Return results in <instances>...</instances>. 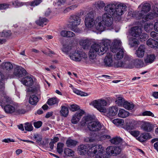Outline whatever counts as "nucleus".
<instances>
[{"mask_svg": "<svg viewBox=\"0 0 158 158\" xmlns=\"http://www.w3.org/2000/svg\"><path fill=\"white\" fill-rule=\"evenodd\" d=\"M118 111V108L115 106L110 107L107 113V115L109 117H112L115 115L117 113Z\"/></svg>", "mask_w": 158, "mask_h": 158, "instance_id": "20", "label": "nucleus"}, {"mask_svg": "<svg viewBox=\"0 0 158 158\" xmlns=\"http://www.w3.org/2000/svg\"><path fill=\"white\" fill-rule=\"evenodd\" d=\"M114 67L132 69L133 68L132 59L128 55L125 56L123 61L115 62L114 64Z\"/></svg>", "mask_w": 158, "mask_h": 158, "instance_id": "6", "label": "nucleus"}, {"mask_svg": "<svg viewBox=\"0 0 158 158\" xmlns=\"http://www.w3.org/2000/svg\"><path fill=\"white\" fill-rule=\"evenodd\" d=\"M89 130L92 131L98 132L104 129V126L98 121L90 122L87 125Z\"/></svg>", "mask_w": 158, "mask_h": 158, "instance_id": "9", "label": "nucleus"}, {"mask_svg": "<svg viewBox=\"0 0 158 158\" xmlns=\"http://www.w3.org/2000/svg\"><path fill=\"white\" fill-rule=\"evenodd\" d=\"M25 130L28 131H31L33 130V127L31 124L29 123H26L25 124Z\"/></svg>", "mask_w": 158, "mask_h": 158, "instance_id": "49", "label": "nucleus"}, {"mask_svg": "<svg viewBox=\"0 0 158 158\" xmlns=\"http://www.w3.org/2000/svg\"><path fill=\"white\" fill-rule=\"evenodd\" d=\"M145 49L144 45H140L135 52L137 56L139 58L143 57L144 55Z\"/></svg>", "mask_w": 158, "mask_h": 158, "instance_id": "22", "label": "nucleus"}, {"mask_svg": "<svg viewBox=\"0 0 158 158\" xmlns=\"http://www.w3.org/2000/svg\"><path fill=\"white\" fill-rule=\"evenodd\" d=\"M16 110L15 111V113H16L19 114H24L26 112V110H25L22 109V108H15Z\"/></svg>", "mask_w": 158, "mask_h": 158, "instance_id": "55", "label": "nucleus"}, {"mask_svg": "<svg viewBox=\"0 0 158 158\" xmlns=\"http://www.w3.org/2000/svg\"><path fill=\"white\" fill-rule=\"evenodd\" d=\"M81 20V17L79 15H73L70 16L69 22L71 27H76L80 24Z\"/></svg>", "mask_w": 158, "mask_h": 158, "instance_id": "11", "label": "nucleus"}, {"mask_svg": "<svg viewBox=\"0 0 158 158\" xmlns=\"http://www.w3.org/2000/svg\"><path fill=\"white\" fill-rule=\"evenodd\" d=\"M42 2L41 0H34L28 2L29 4L31 6H35L39 5Z\"/></svg>", "mask_w": 158, "mask_h": 158, "instance_id": "46", "label": "nucleus"}, {"mask_svg": "<svg viewBox=\"0 0 158 158\" xmlns=\"http://www.w3.org/2000/svg\"><path fill=\"white\" fill-rule=\"evenodd\" d=\"M73 48V47L71 43L68 45H64L62 51L67 54L69 53L70 58L76 61H80L82 59L86 60L88 59L87 55L84 52L79 50L74 51Z\"/></svg>", "mask_w": 158, "mask_h": 158, "instance_id": "3", "label": "nucleus"}, {"mask_svg": "<svg viewBox=\"0 0 158 158\" xmlns=\"http://www.w3.org/2000/svg\"><path fill=\"white\" fill-rule=\"evenodd\" d=\"M48 22V20L47 19L40 18L38 20L35 21V23L38 25L43 27L44 25H46Z\"/></svg>", "mask_w": 158, "mask_h": 158, "instance_id": "34", "label": "nucleus"}, {"mask_svg": "<svg viewBox=\"0 0 158 158\" xmlns=\"http://www.w3.org/2000/svg\"><path fill=\"white\" fill-rule=\"evenodd\" d=\"M9 5L6 3L0 4V10L5 9L9 7Z\"/></svg>", "mask_w": 158, "mask_h": 158, "instance_id": "62", "label": "nucleus"}, {"mask_svg": "<svg viewBox=\"0 0 158 158\" xmlns=\"http://www.w3.org/2000/svg\"><path fill=\"white\" fill-rule=\"evenodd\" d=\"M89 41L87 39L81 40L80 41L79 44L82 48L84 49L88 48L89 45Z\"/></svg>", "mask_w": 158, "mask_h": 158, "instance_id": "31", "label": "nucleus"}, {"mask_svg": "<svg viewBox=\"0 0 158 158\" xmlns=\"http://www.w3.org/2000/svg\"><path fill=\"white\" fill-rule=\"evenodd\" d=\"M154 127V125L151 123L146 121L143 122L141 126L142 130L148 132H150L153 131Z\"/></svg>", "mask_w": 158, "mask_h": 158, "instance_id": "14", "label": "nucleus"}, {"mask_svg": "<svg viewBox=\"0 0 158 158\" xmlns=\"http://www.w3.org/2000/svg\"><path fill=\"white\" fill-rule=\"evenodd\" d=\"M59 102L58 100L56 98H52L48 99L47 103L50 106L57 104Z\"/></svg>", "mask_w": 158, "mask_h": 158, "instance_id": "38", "label": "nucleus"}, {"mask_svg": "<svg viewBox=\"0 0 158 158\" xmlns=\"http://www.w3.org/2000/svg\"><path fill=\"white\" fill-rule=\"evenodd\" d=\"M125 102V101L124 98L121 97H118L115 101L116 103L119 106H123Z\"/></svg>", "mask_w": 158, "mask_h": 158, "instance_id": "40", "label": "nucleus"}, {"mask_svg": "<svg viewBox=\"0 0 158 158\" xmlns=\"http://www.w3.org/2000/svg\"><path fill=\"white\" fill-rule=\"evenodd\" d=\"M95 138L90 137H86L84 139V140L86 142H93L95 141Z\"/></svg>", "mask_w": 158, "mask_h": 158, "instance_id": "61", "label": "nucleus"}, {"mask_svg": "<svg viewBox=\"0 0 158 158\" xmlns=\"http://www.w3.org/2000/svg\"><path fill=\"white\" fill-rule=\"evenodd\" d=\"M130 134L134 137H137L139 134V131H132L130 132Z\"/></svg>", "mask_w": 158, "mask_h": 158, "instance_id": "60", "label": "nucleus"}, {"mask_svg": "<svg viewBox=\"0 0 158 158\" xmlns=\"http://www.w3.org/2000/svg\"><path fill=\"white\" fill-rule=\"evenodd\" d=\"M27 73L26 70L21 66L16 65L14 67L13 74L17 77H22L25 76Z\"/></svg>", "mask_w": 158, "mask_h": 158, "instance_id": "12", "label": "nucleus"}, {"mask_svg": "<svg viewBox=\"0 0 158 158\" xmlns=\"http://www.w3.org/2000/svg\"><path fill=\"white\" fill-rule=\"evenodd\" d=\"M64 153L69 156H73L74 155V152L72 150L67 148L64 150Z\"/></svg>", "mask_w": 158, "mask_h": 158, "instance_id": "44", "label": "nucleus"}, {"mask_svg": "<svg viewBox=\"0 0 158 158\" xmlns=\"http://www.w3.org/2000/svg\"><path fill=\"white\" fill-rule=\"evenodd\" d=\"M129 44L132 46H134L139 44V41L135 38L132 37L129 40Z\"/></svg>", "mask_w": 158, "mask_h": 158, "instance_id": "42", "label": "nucleus"}, {"mask_svg": "<svg viewBox=\"0 0 158 158\" xmlns=\"http://www.w3.org/2000/svg\"><path fill=\"white\" fill-rule=\"evenodd\" d=\"M117 51L115 52H113L117 53L114 56V58L116 60H120L123 58L124 56V49L123 48H120L118 49Z\"/></svg>", "mask_w": 158, "mask_h": 158, "instance_id": "23", "label": "nucleus"}, {"mask_svg": "<svg viewBox=\"0 0 158 158\" xmlns=\"http://www.w3.org/2000/svg\"><path fill=\"white\" fill-rule=\"evenodd\" d=\"M141 33V29L138 26L133 27L131 29V34L133 36L137 37Z\"/></svg>", "mask_w": 158, "mask_h": 158, "instance_id": "19", "label": "nucleus"}, {"mask_svg": "<svg viewBox=\"0 0 158 158\" xmlns=\"http://www.w3.org/2000/svg\"><path fill=\"white\" fill-rule=\"evenodd\" d=\"M85 23L86 27L88 28H91L94 25L96 27L98 23L94 20V15L93 11H90L87 13L86 15L85 20Z\"/></svg>", "mask_w": 158, "mask_h": 158, "instance_id": "7", "label": "nucleus"}, {"mask_svg": "<svg viewBox=\"0 0 158 158\" xmlns=\"http://www.w3.org/2000/svg\"><path fill=\"white\" fill-rule=\"evenodd\" d=\"M126 6L123 3L118 4L116 3H109L104 8L105 11L106 12L104 13L101 17L98 16L96 19V22L98 23L96 25L97 30L102 32L105 29V26L110 27L113 23V19L115 21H119L121 19V16L126 10Z\"/></svg>", "mask_w": 158, "mask_h": 158, "instance_id": "1", "label": "nucleus"}, {"mask_svg": "<svg viewBox=\"0 0 158 158\" xmlns=\"http://www.w3.org/2000/svg\"><path fill=\"white\" fill-rule=\"evenodd\" d=\"M104 63L106 67H111L113 66L112 56L110 53H107L104 60Z\"/></svg>", "mask_w": 158, "mask_h": 158, "instance_id": "16", "label": "nucleus"}, {"mask_svg": "<svg viewBox=\"0 0 158 158\" xmlns=\"http://www.w3.org/2000/svg\"><path fill=\"white\" fill-rule=\"evenodd\" d=\"M143 20L144 22L148 21L153 19L155 16L152 12H149L145 15L143 16Z\"/></svg>", "mask_w": 158, "mask_h": 158, "instance_id": "30", "label": "nucleus"}, {"mask_svg": "<svg viewBox=\"0 0 158 158\" xmlns=\"http://www.w3.org/2000/svg\"><path fill=\"white\" fill-rule=\"evenodd\" d=\"M92 104L100 112L105 113L106 112V110L104 107L107 104L106 100L102 99L95 100L92 102Z\"/></svg>", "mask_w": 158, "mask_h": 158, "instance_id": "8", "label": "nucleus"}, {"mask_svg": "<svg viewBox=\"0 0 158 158\" xmlns=\"http://www.w3.org/2000/svg\"><path fill=\"white\" fill-rule=\"evenodd\" d=\"M13 101L11 98L6 94L0 95V106L7 114L15 113V107L12 105Z\"/></svg>", "mask_w": 158, "mask_h": 158, "instance_id": "4", "label": "nucleus"}, {"mask_svg": "<svg viewBox=\"0 0 158 158\" xmlns=\"http://www.w3.org/2000/svg\"><path fill=\"white\" fill-rule=\"evenodd\" d=\"M134 64L138 68L142 67L144 66L143 62L141 59H136L135 60Z\"/></svg>", "mask_w": 158, "mask_h": 158, "instance_id": "39", "label": "nucleus"}, {"mask_svg": "<svg viewBox=\"0 0 158 158\" xmlns=\"http://www.w3.org/2000/svg\"><path fill=\"white\" fill-rule=\"evenodd\" d=\"M110 142L113 144H121L122 143H123L124 145L125 143L122 142V139L119 137H116L110 140Z\"/></svg>", "mask_w": 158, "mask_h": 158, "instance_id": "32", "label": "nucleus"}, {"mask_svg": "<svg viewBox=\"0 0 158 158\" xmlns=\"http://www.w3.org/2000/svg\"><path fill=\"white\" fill-rule=\"evenodd\" d=\"M105 3L104 2L101 0H98L96 1L94 4L95 7L98 9L102 10L103 7H105Z\"/></svg>", "mask_w": 158, "mask_h": 158, "instance_id": "29", "label": "nucleus"}, {"mask_svg": "<svg viewBox=\"0 0 158 158\" xmlns=\"http://www.w3.org/2000/svg\"><path fill=\"white\" fill-rule=\"evenodd\" d=\"M139 8H140V11L139 12L140 17H142L145 14L149 12L151 9V6L149 3H142L140 5Z\"/></svg>", "mask_w": 158, "mask_h": 158, "instance_id": "13", "label": "nucleus"}, {"mask_svg": "<svg viewBox=\"0 0 158 158\" xmlns=\"http://www.w3.org/2000/svg\"><path fill=\"white\" fill-rule=\"evenodd\" d=\"M88 156L95 158H108L104 151V148L101 145H94L89 149Z\"/></svg>", "mask_w": 158, "mask_h": 158, "instance_id": "5", "label": "nucleus"}, {"mask_svg": "<svg viewBox=\"0 0 158 158\" xmlns=\"http://www.w3.org/2000/svg\"><path fill=\"white\" fill-rule=\"evenodd\" d=\"M139 37L140 41H143L147 39L148 36L146 34L142 33L141 34H140Z\"/></svg>", "mask_w": 158, "mask_h": 158, "instance_id": "52", "label": "nucleus"}, {"mask_svg": "<svg viewBox=\"0 0 158 158\" xmlns=\"http://www.w3.org/2000/svg\"><path fill=\"white\" fill-rule=\"evenodd\" d=\"M77 143V141L68 138L66 141V144L68 147L72 148L76 146Z\"/></svg>", "mask_w": 158, "mask_h": 158, "instance_id": "33", "label": "nucleus"}, {"mask_svg": "<svg viewBox=\"0 0 158 158\" xmlns=\"http://www.w3.org/2000/svg\"><path fill=\"white\" fill-rule=\"evenodd\" d=\"M42 124V123L41 121H38L36 122H34V125L35 127L37 128H38L41 127Z\"/></svg>", "mask_w": 158, "mask_h": 158, "instance_id": "59", "label": "nucleus"}, {"mask_svg": "<svg viewBox=\"0 0 158 158\" xmlns=\"http://www.w3.org/2000/svg\"><path fill=\"white\" fill-rule=\"evenodd\" d=\"M34 139L36 140V142L39 143L41 141L42 139V137L41 135L38 134H35L33 136Z\"/></svg>", "mask_w": 158, "mask_h": 158, "instance_id": "50", "label": "nucleus"}, {"mask_svg": "<svg viewBox=\"0 0 158 158\" xmlns=\"http://www.w3.org/2000/svg\"><path fill=\"white\" fill-rule=\"evenodd\" d=\"M83 119L85 120L87 124L88 125L89 123L92 121L93 118L90 116H86L83 117Z\"/></svg>", "mask_w": 158, "mask_h": 158, "instance_id": "54", "label": "nucleus"}, {"mask_svg": "<svg viewBox=\"0 0 158 158\" xmlns=\"http://www.w3.org/2000/svg\"><path fill=\"white\" fill-rule=\"evenodd\" d=\"M141 135H142V137L143 138L145 141L147 139H150L152 138L151 135L148 133H145Z\"/></svg>", "mask_w": 158, "mask_h": 158, "instance_id": "51", "label": "nucleus"}, {"mask_svg": "<svg viewBox=\"0 0 158 158\" xmlns=\"http://www.w3.org/2000/svg\"><path fill=\"white\" fill-rule=\"evenodd\" d=\"M1 66L2 68L7 70H10L13 68V66L11 63L9 62H3Z\"/></svg>", "mask_w": 158, "mask_h": 158, "instance_id": "27", "label": "nucleus"}, {"mask_svg": "<svg viewBox=\"0 0 158 158\" xmlns=\"http://www.w3.org/2000/svg\"><path fill=\"white\" fill-rule=\"evenodd\" d=\"M79 106L77 105L73 104L70 106V110L72 111H75L78 110H79Z\"/></svg>", "mask_w": 158, "mask_h": 158, "instance_id": "53", "label": "nucleus"}, {"mask_svg": "<svg viewBox=\"0 0 158 158\" xmlns=\"http://www.w3.org/2000/svg\"><path fill=\"white\" fill-rule=\"evenodd\" d=\"M152 11L155 16L157 17L158 15V4H155L152 6Z\"/></svg>", "mask_w": 158, "mask_h": 158, "instance_id": "43", "label": "nucleus"}, {"mask_svg": "<svg viewBox=\"0 0 158 158\" xmlns=\"http://www.w3.org/2000/svg\"><path fill=\"white\" fill-rule=\"evenodd\" d=\"M113 123L117 126H121L123 124V120L122 119L117 118L113 120Z\"/></svg>", "mask_w": 158, "mask_h": 158, "instance_id": "45", "label": "nucleus"}, {"mask_svg": "<svg viewBox=\"0 0 158 158\" xmlns=\"http://www.w3.org/2000/svg\"><path fill=\"white\" fill-rule=\"evenodd\" d=\"M155 58L154 54H148L144 59L145 63L147 64H151L154 61Z\"/></svg>", "mask_w": 158, "mask_h": 158, "instance_id": "26", "label": "nucleus"}, {"mask_svg": "<svg viewBox=\"0 0 158 158\" xmlns=\"http://www.w3.org/2000/svg\"><path fill=\"white\" fill-rule=\"evenodd\" d=\"M87 145L81 144L78 146V151L80 155H84L87 153H88L89 151Z\"/></svg>", "mask_w": 158, "mask_h": 158, "instance_id": "21", "label": "nucleus"}, {"mask_svg": "<svg viewBox=\"0 0 158 158\" xmlns=\"http://www.w3.org/2000/svg\"><path fill=\"white\" fill-rule=\"evenodd\" d=\"M150 23H145L144 27V30L147 32H149L151 30V27Z\"/></svg>", "mask_w": 158, "mask_h": 158, "instance_id": "56", "label": "nucleus"}, {"mask_svg": "<svg viewBox=\"0 0 158 158\" xmlns=\"http://www.w3.org/2000/svg\"><path fill=\"white\" fill-rule=\"evenodd\" d=\"M113 46L110 47V50L112 52H115L118 49L123 48V47L122 46V42L119 40H114L113 41Z\"/></svg>", "mask_w": 158, "mask_h": 158, "instance_id": "17", "label": "nucleus"}, {"mask_svg": "<svg viewBox=\"0 0 158 158\" xmlns=\"http://www.w3.org/2000/svg\"><path fill=\"white\" fill-rule=\"evenodd\" d=\"M129 115V113L124 109L120 110L118 114L119 117L122 118H125L128 117Z\"/></svg>", "mask_w": 158, "mask_h": 158, "instance_id": "35", "label": "nucleus"}, {"mask_svg": "<svg viewBox=\"0 0 158 158\" xmlns=\"http://www.w3.org/2000/svg\"><path fill=\"white\" fill-rule=\"evenodd\" d=\"M123 106L127 109L132 110L134 107V105L132 102L125 101Z\"/></svg>", "mask_w": 158, "mask_h": 158, "instance_id": "37", "label": "nucleus"}, {"mask_svg": "<svg viewBox=\"0 0 158 158\" xmlns=\"http://www.w3.org/2000/svg\"><path fill=\"white\" fill-rule=\"evenodd\" d=\"M111 43L110 40L103 39L99 44L95 43L91 46L89 52V58L91 60L95 58L97 54L102 55L108 50Z\"/></svg>", "mask_w": 158, "mask_h": 158, "instance_id": "2", "label": "nucleus"}, {"mask_svg": "<svg viewBox=\"0 0 158 158\" xmlns=\"http://www.w3.org/2000/svg\"><path fill=\"white\" fill-rule=\"evenodd\" d=\"M73 90V92L74 93L78 95H81V96H86L88 95L87 93L84 92H81L76 89H74Z\"/></svg>", "mask_w": 158, "mask_h": 158, "instance_id": "48", "label": "nucleus"}, {"mask_svg": "<svg viewBox=\"0 0 158 158\" xmlns=\"http://www.w3.org/2000/svg\"><path fill=\"white\" fill-rule=\"evenodd\" d=\"M61 109L60 111V113L61 115L66 117L69 114V110L65 106H62L61 107Z\"/></svg>", "mask_w": 158, "mask_h": 158, "instance_id": "36", "label": "nucleus"}, {"mask_svg": "<svg viewBox=\"0 0 158 158\" xmlns=\"http://www.w3.org/2000/svg\"><path fill=\"white\" fill-rule=\"evenodd\" d=\"M64 146V144L62 143H57L56 151L59 154H61L63 152Z\"/></svg>", "mask_w": 158, "mask_h": 158, "instance_id": "41", "label": "nucleus"}, {"mask_svg": "<svg viewBox=\"0 0 158 158\" xmlns=\"http://www.w3.org/2000/svg\"><path fill=\"white\" fill-rule=\"evenodd\" d=\"M85 112L80 110L77 111L73 116L71 119V122L74 124H77L81 118L82 116L84 114Z\"/></svg>", "mask_w": 158, "mask_h": 158, "instance_id": "15", "label": "nucleus"}, {"mask_svg": "<svg viewBox=\"0 0 158 158\" xmlns=\"http://www.w3.org/2000/svg\"><path fill=\"white\" fill-rule=\"evenodd\" d=\"M122 145L120 146H109L106 149V152L109 155H117L119 154L121 152Z\"/></svg>", "mask_w": 158, "mask_h": 158, "instance_id": "10", "label": "nucleus"}, {"mask_svg": "<svg viewBox=\"0 0 158 158\" xmlns=\"http://www.w3.org/2000/svg\"><path fill=\"white\" fill-rule=\"evenodd\" d=\"M75 34L73 32L69 31H67V37H73L75 36Z\"/></svg>", "mask_w": 158, "mask_h": 158, "instance_id": "63", "label": "nucleus"}, {"mask_svg": "<svg viewBox=\"0 0 158 158\" xmlns=\"http://www.w3.org/2000/svg\"><path fill=\"white\" fill-rule=\"evenodd\" d=\"M21 82L23 85L27 86H31L33 84V81L32 77L29 76H27L23 78Z\"/></svg>", "mask_w": 158, "mask_h": 158, "instance_id": "18", "label": "nucleus"}, {"mask_svg": "<svg viewBox=\"0 0 158 158\" xmlns=\"http://www.w3.org/2000/svg\"><path fill=\"white\" fill-rule=\"evenodd\" d=\"M110 136L108 135H103L101 136L100 139L101 140H104L106 139H109L110 138Z\"/></svg>", "mask_w": 158, "mask_h": 158, "instance_id": "64", "label": "nucleus"}, {"mask_svg": "<svg viewBox=\"0 0 158 158\" xmlns=\"http://www.w3.org/2000/svg\"><path fill=\"white\" fill-rule=\"evenodd\" d=\"M8 77L5 76L4 75L0 72V91H3L5 89V80Z\"/></svg>", "mask_w": 158, "mask_h": 158, "instance_id": "24", "label": "nucleus"}, {"mask_svg": "<svg viewBox=\"0 0 158 158\" xmlns=\"http://www.w3.org/2000/svg\"><path fill=\"white\" fill-rule=\"evenodd\" d=\"M24 3H25L23 2H20L18 1H16L14 2H12V4L15 7H19L22 6L24 5Z\"/></svg>", "mask_w": 158, "mask_h": 158, "instance_id": "57", "label": "nucleus"}, {"mask_svg": "<svg viewBox=\"0 0 158 158\" xmlns=\"http://www.w3.org/2000/svg\"><path fill=\"white\" fill-rule=\"evenodd\" d=\"M142 115L143 116H151L152 117L154 116V114L149 111H146L143 112L142 113Z\"/></svg>", "mask_w": 158, "mask_h": 158, "instance_id": "58", "label": "nucleus"}, {"mask_svg": "<svg viewBox=\"0 0 158 158\" xmlns=\"http://www.w3.org/2000/svg\"><path fill=\"white\" fill-rule=\"evenodd\" d=\"M11 34L10 31H4L0 33V36L2 37H7L10 36Z\"/></svg>", "mask_w": 158, "mask_h": 158, "instance_id": "47", "label": "nucleus"}, {"mask_svg": "<svg viewBox=\"0 0 158 158\" xmlns=\"http://www.w3.org/2000/svg\"><path fill=\"white\" fill-rule=\"evenodd\" d=\"M146 44L152 48H158V42L152 39H148L146 42Z\"/></svg>", "mask_w": 158, "mask_h": 158, "instance_id": "25", "label": "nucleus"}, {"mask_svg": "<svg viewBox=\"0 0 158 158\" xmlns=\"http://www.w3.org/2000/svg\"><path fill=\"white\" fill-rule=\"evenodd\" d=\"M39 100L38 97L35 95H31L29 100V102L32 105H35L39 101Z\"/></svg>", "mask_w": 158, "mask_h": 158, "instance_id": "28", "label": "nucleus"}]
</instances>
